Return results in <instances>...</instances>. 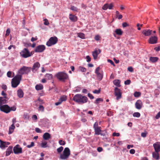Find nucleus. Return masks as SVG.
I'll return each mask as SVG.
<instances>
[{
    "label": "nucleus",
    "mask_w": 160,
    "mask_h": 160,
    "mask_svg": "<svg viewBox=\"0 0 160 160\" xmlns=\"http://www.w3.org/2000/svg\"><path fill=\"white\" fill-rule=\"evenodd\" d=\"M88 100L86 96H82L80 94L75 95L73 98V100L79 103L82 104L86 102Z\"/></svg>",
    "instance_id": "1"
},
{
    "label": "nucleus",
    "mask_w": 160,
    "mask_h": 160,
    "mask_svg": "<svg viewBox=\"0 0 160 160\" xmlns=\"http://www.w3.org/2000/svg\"><path fill=\"white\" fill-rule=\"evenodd\" d=\"M55 77L59 81L64 82L68 79V76L64 72H59L55 75Z\"/></svg>",
    "instance_id": "2"
},
{
    "label": "nucleus",
    "mask_w": 160,
    "mask_h": 160,
    "mask_svg": "<svg viewBox=\"0 0 160 160\" xmlns=\"http://www.w3.org/2000/svg\"><path fill=\"white\" fill-rule=\"evenodd\" d=\"M22 75L18 74L15 76L12 79L11 84L12 87L15 88L19 84L22 79Z\"/></svg>",
    "instance_id": "3"
},
{
    "label": "nucleus",
    "mask_w": 160,
    "mask_h": 160,
    "mask_svg": "<svg viewBox=\"0 0 160 160\" xmlns=\"http://www.w3.org/2000/svg\"><path fill=\"white\" fill-rule=\"evenodd\" d=\"M70 154V151L68 148H65L63 153L60 155V158L61 159L65 160L68 158Z\"/></svg>",
    "instance_id": "4"
},
{
    "label": "nucleus",
    "mask_w": 160,
    "mask_h": 160,
    "mask_svg": "<svg viewBox=\"0 0 160 160\" xmlns=\"http://www.w3.org/2000/svg\"><path fill=\"white\" fill-rule=\"evenodd\" d=\"M58 39L55 36L51 37L46 43V45L48 47L56 44L58 42Z\"/></svg>",
    "instance_id": "5"
},
{
    "label": "nucleus",
    "mask_w": 160,
    "mask_h": 160,
    "mask_svg": "<svg viewBox=\"0 0 160 160\" xmlns=\"http://www.w3.org/2000/svg\"><path fill=\"white\" fill-rule=\"evenodd\" d=\"M20 55L24 58H26L31 56L30 52L28 49L24 48L20 53Z\"/></svg>",
    "instance_id": "6"
},
{
    "label": "nucleus",
    "mask_w": 160,
    "mask_h": 160,
    "mask_svg": "<svg viewBox=\"0 0 160 160\" xmlns=\"http://www.w3.org/2000/svg\"><path fill=\"white\" fill-rule=\"evenodd\" d=\"M31 70V68L30 67L23 66L19 70V73L21 75L28 74L30 72Z\"/></svg>",
    "instance_id": "7"
},
{
    "label": "nucleus",
    "mask_w": 160,
    "mask_h": 160,
    "mask_svg": "<svg viewBox=\"0 0 160 160\" xmlns=\"http://www.w3.org/2000/svg\"><path fill=\"white\" fill-rule=\"evenodd\" d=\"M114 95L116 97V99L119 100L122 98V93L120 90L117 87L114 88Z\"/></svg>",
    "instance_id": "8"
},
{
    "label": "nucleus",
    "mask_w": 160,
    "mask_h": 160,
    "mask_svg": "<svg viewBox=\"0 0 160 160\" xmlns=\"http://www.w3.org/2000/svg\"><path fill=\"white\" fill-rule=\"evenodd\" d=\"M0 110L6 113L10 112V107L8 105H4L0 106Z\"/></svg>",
    "instance_id": "9"
},
{
    "label": "nucleus",
    "mask_w": 160,
    "mask_h": 160,
    "mask_svg": "<svg viewBox=\"0 0 160 160\" xmlns=\"http://www.w3.org/2000/svg\"><path fill=\"white\" fill-rule=\"evenodd\" d=\"M13 151L14 154H18L22 153V148L19 144H17L14 147Z\"/></svg>",
    "instance_id": "10"
},
{
    "label": "nucleus",
    "mask_w": 160,
    "mask_h": 160,
    "mask_svg": "<svg viewBox=\"0 0 160 160\" xmlns=\"http://www.w3.org/2000/svg\"><path fill=\"white\" fill-rule=\"evenodd\" d=\"M100 69V67H97L95 70V73L97 75L98 79L99 81H101L103 78V75L102 73L99 72ZM102 72H103L102 71Z\"/></svg>",
    "instance_id": "11"
},
{
    "label": "nucleus",
    "mask_w": 160,
    "mask_h": 160,
    "mask_svg": "<svg viewBox=\"0 0 160 160\" xmlns=\"http://www.w3.org/2000/svg\"><path fill=\"white\" fill-rule=\"evenodd\" d=\"M45 49V47L43 45H40L37 46L34 51L36 52H43Z\"/></svg>",
    "instance_id": "12"
},
{
    "label": "nucleus",
    "mask_w": 160,
    "mask_h": 160,
    "mask_svg": "<svg viewBox=\"0 0 160 160\" xmlns=\"http://www.w3.org/2000/svg\"><path fill=\"white\" fill-rule=\"evenodd\" d=\"M67 97L65 95L61 96L59 99L58 101L55 103L56 106H58L62 103L63 101H65L67 100Z\"/></svg>",
    "instance_id": "13"
},
{
    "label": "nucleus",
    "mask_w": 160,
    "mask_h": 160,
    "mask_svg": "<svg viewBox=\"0 0 160 160\" xmlns=\"http://www.w3.org/2000/svg\"><path fill=\"white\" fill-rule=\"evenodd\" d=\"M40 66V64L39 62H35L31 69L32 72L34 73L35 72Z\"/></svg>",
    "instance_id": "14"
},
{
    "label": "nucleus",
    "mask_w": 160,
    "mask_h": 160,
    "mask_svg": "<svg viewBox=\"0 0 160 160\" xmlns=\"http://www.w3.org/2000/svg\"><path fill=\"white\" fill-rule=\"evenodd\" d=\"M158 38L156 36H152L148 40L149 43L152 44H155L157 43Z\"/></svg>",
    "instance_id": "15"
},
{
    "label": "nucleus",
    "mask_w": 160,
    "mask_h": 160,
    "mask_svg": "<svg viewBox=\"0 0 160 160\" xmlns=\"http://www.w3.org/2000/svg\"><path fill=\"white\" fill-rule=\"evenodd\" d=\"M153 147L155 151L159 152H160V142H157L153 144Z\"/></svg>",
    "instance_id": "16"
},
{
    "label": "nucleus",
    "mask_w": 160,
    "mask_h": 160,
    "mask_svg": "<svg viewBox=\"0 0 160 160\" xmlns=\"http://www.w3.org/2000/svg\"><path fill=\"white\" fill-rule=\"evenodd\" d=\"M101 52V50L98 49V50L95 49L92 52V55L94 60H96L97 59L98 55Z\"/></svg>",
    "instance_id": "17"
},
{
    "label": "nucleus",
    "mask_w": 160,
    "mask_h": 160,
    "mask_svg": "<svg viewBox=\"0 0 160 160\" xmlns=\"http://www.w3.org/2000/svg\"><path fill=\"white\" fill-rule=\"evenodd\" d=\"M142 103L141 100H138L135 103L136 108L138 109H140L141 108L142 106Z\"/></svg>",
    "instance_id": "18"
},
{
    "label": "nucleus",
    "mask_w": 160,
    "mask_h": 160,
    "mask_svg": "<svg viewBox=\"0 0 160 160\" xmlns=\"http://www.w3.org/2000/svg\"><path fill=\"white\" fill-rule=\"evenodd\" d=\"M10 144V142H5L0 140V147L1 148H4L7 147V146Z\"/></svg>",
    "instance_id": "19"
},
{
    "label": "nucleus",
    "mask_w": 160,
    "mask_h": 160,
    "mask_svg": "<svg viewBox=\"0 0 160 160\" xmlns=\"http://www.w3.org/2000/svg\"><path fill=\"white\" fill-rule=\"evenodd\" d=\"M69 18L70 20L72 22H76L78 20L77 17L75 15L72 14H70L69 15Z\"/></svg>",
    "instance_id": "20"
},
{
    "label": "nucleus",
    "mask_w": 160,
    "mask_h": 160,
    "mask_svg": "<svg viewBox=\"0 0 160 160\" xmlns=\"http://www.w3.org/2000/svg\"><path fill=\"white\" fill-rule=\"evenodd\" d=\"M152 31V30L150 29L144 30L142 31V33L145 36H149L151 35Z\"/></svg>",
    "instance_id": "21"
},
{
    "label": "nucleus",
    "mask_w": 160,
    "mask_h": 160,
    "mask_svg": "<svg viewBox=\"0 0 160 160\" xmlns=\"http://www.w3.org/2000/svg\"><path fill=\"white\" fill-rule=\"evenodd\" d=\"M8 100L7 97H0V106L2 105L3 104L6 103Z\"/></svg>",
    "instance_id": "22"
},
{
    "label": "nucleus",
    "mask_w": 160,
    "mask_h": 160,
    "mask_svg": "<svg viewBox=\"0 0 160 160\" xmlns=\"http://www.w3.org/2000/svg\"><path fill=\"white\" fill-rule=\"evenodd\" d=\"M12 147L9 146L7 149L6 151V155L8 156L11 153H12Z\"/></svg>",
    "instance_id": "23"
},
{
    "label": "nucleus",
    "mask_w": 160,
    "mask_h": 160,
    "mask_svg": "<svg viewBox=\"0 0 160 160\" xmlns=\"http://www.w3.org/2000/svg\"><path fill=\"white\" fill-rule=\"evenodd\" d=\"M152 157L155 159L158 160L159 159V152L155 151L152 153Z\"/></svg>",
    "instance_id": "24"
},
{
    "label": "nucleus",
    "mask_w": 160,
    "mask_h": 160,
    "mask_svg": "<svg viewBox=\"0 0 160 160\" xmlns=\"http://www.w3.org/2000/svg\"><path fill=\"white\" fill-rule=\"evenodd\" d=\"M23 92L22 90L20 89L17 91V95L20 98H22L23 96Z\"/></svg>",
    "instance_id": "25"
},
{
    "label": "nucleus",
    "mask_w": 160,
    "mask_h": 160,
    "mask_svg": "<svg viewBox=\"0 0 160 160\" xmlns=\"http://www.w3.org/2000/svg\"><path fill=\"white\" fill-rule=\"evenodd\" d=\"M43 138L44 140H47L50 138V134L48 132H46L43 135Z\"/></svg>",
    "instance_id": "26"
},
{
    "label": "nucleus",
    "mask_w": 160,
    "mask_h": 160,
    "mask_svg": "<svg viewBox=\"0 0 160 160\" xmlns=\"http://www.w3.org/2000/svg\"><path fill=\"white\" fill-rule=\"evenodd\" d=\"M149 60L151 62L155 63L158 60V58L157 57H150L149 58Z\"/></svg>",
    "instance_id": "27"
},
{
    "label": "nucleus",
    "mask_w": 160,
    "mask_h": 160,
    "mask_svg": "<svg viewBox=\"0 0 160 160\" xmlns=\"http://www.w3.org/2000/svg\"><path fill=\"white\" fill-rule=\"evenodd\" d=\"M101 128L100 127L98 128H94L95 131V135H99L101 134Z\"/></svg>",
    "instance_id": "28"
},
{
    "label": "nucleus",
    "mask_w": 160,
    "mask_h": 160,
    "mask_svg": "<svg viewBox=\"0 0 160 160\" xmlns=\"http://www.w3.org/2000/svg\"><path fill=\"white\" fill-rule=\"evenodd\" d=\"M120 81L119 79H116L113 81V84L117 86L118 87H119L121 86L120 85Z\"/></svg>",
    "instance_id": "29"
},
{
    "label": "nucleus",
    "mask_w": 160,
    "mask_h": 160,
    "mask_svg": "<svg viewBox=\"0 0 160 160\" xmlns=\"http://www.w3.org/2000/svg\"><path fill=\"white\" fill-rule=\"evenodd\" d=\"M35 105L36 106H38V104H41L42 103H43V100L40 99V98H39L37 101H35Z\"/></svg>",
    "instance_id": "30"
},
{
    "label": "nucleus",
    "mask_w": 160,
    "mask_h": 160,
    "mask_svg": "<svg viewBox=\"0 0 160 160\" xmlns=\"http://www.w3.org/2000/svg\"><path fill=\"white\" fill-rule=\"evenodd\" d=\"M15 128V126H14V124H12L11 126L9 127L8 134H11L13 132V130Z\"/></svg>",
    "instance_id": "31"
},
{
    "label": "nucleus",
    "mask_w": 160,
    "mask_h": 160,
    "mask_svg": "<svg viewBox=\"0 0 160 160\" xmlns=\"http://www.w3.org/2000/svg\"><path fill=\"white\" fill-rule=\"evenodd\" d=\"M43 88V87L42 84L37 85L35 86V89L37 90H42Z\"/></svg>",
    "instance_id": "32"
},
{
    "label": "nucleus",
    "mask_w": 160,
    "mask_h": 160,
    "mask_svg": "<svg viewBox=\"0 0 160 160\" xmlns=\"http://www.w3.org/2000/svg\"><path fill=\"white\" fill-rule=\"evenodd\" d=\"M116 34L118 35H121L122 34L123 32L120 29H117L115 31Z\"/></svg>",
    "instance_id": "33"
},
{
    "label": "nucleus",
    "mask_w": 160,
    "mask_h": 160,
    "mask_svg": "<svg viewBox=\"0 0 160 160\" xmlns=\"http://www.w3.org/2000/svg\"><path fill=\"white\" fill-rule=\"evenodd\" d=\"M45 77L48 80H51L52 78V75L50 73H47L45 75Z\"/></svg>",
    "instance_id": "34"
},
{
    "label": "nucleus",
    "mask_w": 160,
    "mask_h": 160,
    "mask_svg": "<svg viewBox=\"0 0 160 160\" xmlns=\"http://www.w3.org/2000/svg\"><path fill=\"white\" fill-rule=\"evenodd\" d=\"M47 142L44 141H42L41 144V146L43 148H45L48 147V146L47 145Z\"/></svg>",
    "instance_id": "35"
},
{
    "label": "nucleus",
    "mask_w": 160,
    "mask_h": 160,
    "mask_svg": "<svg viewBox=\"0 0 160 160\" xmlns=\"http://www.w3.org/2000/svg\"><path fill=\"white\" fill-rule=\"evenodd\" d=\"M77 34L78 37L82 39L85 38V34L83 33L80 32L78 33Z\"/></svg>",
    "instance_id": "36"
},
{
    "label": "nucleus",
    "mask_w": 160,
    "mask_h": 160,
    "mask_svg": "<svg viewBox=\"0 0 160 160\" xmlns=\"http://www.w3.org/2000/svg\"><path fill=\"white\" fill-rule=\"evenodd\" d=\"M71 10L74 11L78 12L79 9L74 6H72L70 8Z\"/></svg>",
    "instance_id": "37"
},
{
    "label": "nucleus",
    "mask_w": 160,
    "mask_h": 160,
    "mask_svg": "<svg viewBox=\"0 0 160 160\" xmlns=\"http://www.w3.org/2000/svg\"><path fill=\"white\" fill-rule=\"evenodd\" d=\"M133 116L134 117L139 118L140 116V114L138 112H135L133 113Z\"/></svg>",
    "instance_id": "38"
},
{
    "label": "nucleus",
    "mask_w": 160,
    "mask_h": 160,
    "mask_svg": "<svg viewBox=\"0 0 160 160\" xmlns=\"http://www.w3.org/2000/svg\"><path fill=\"white\" fill-rule=\"evenodd\" d=\"M44 107L42 105H40L38 108V111H41V112H43L44 111Z\"/></svg>",
    "instance_id": "39"
},
{
    "label": "nucleus",
    "mask_w": 160,
    "mask_h": 160,
    "mask_svg": "<svg viewBox=\"0 0 160 160\" xmlns=\"http://www.w3.org/2000/svg\"><path fill=\"white\" fill-rule=\"evenodd\" d=\"M141 95V93L139 92H135L134 93V96L135 97H138Z\"/></svg>",
    "instance_id": "40"
},
{
    "label": "nucleus",
    "mask_w": 160,
    "mask_h": 160,
    "mask_svg": "<svg viewBox=\"0 0 160 160\" xmlns=\"http://www.w3.org/2000/svg\"><path fill=\"white\" fill-rule=\"evenodd\" d=\"M103 101V100L101 98H98L97 99L95 102V103L98 104L99 103V102H102Z\"/></svg>",
    "instance_id": "41"
},
{
    "label": "nucleus",
    "mask_w": 160,
    "mask_h": 160,
    "mask_svg": "<svg viewBox=\"0 0 160 160\" xmlns=\"http://www.w3.org/2000/svg\"><path fill=\"white\" fill-rule=\"evenodd\" d=\"M63 148L61 146L59 148H58L57 149V152L58 153H60L63 150Z\"/></svg>",
    "instance_id": "42"
},
{
    "label": "nucleus",
    "mask_w": 160,
    "mask_h": 160,
    "mask_svg": "<svg viewBox=\"0 0 160 160\" xmlns=\"http://www.w3.org/2000/svg\"><path fill=\"white\" fill-rule=\"evenodd\" d=\"M34 143L33 142H32L30 145H28L27 146V147L28 148H30L34 146Z\"/></svg>",
    "instance_id": "43"
},
{
    "label": "nucleus",
    "mask_w": 160,
    "mask_h": 160,
    "mask_svg": "<svg viewBox=\"0 0 160 160\" xmlns=\"http://www.w3.org/2000/svg\"><path fill=\"white\" fill-rule=\"evenodd\" d=\"M59 143L61 145H64L66 143L65 142L62 140H59Z\"/></svg>",
    "instance_id": "44"
},
{
    "label": "nucleus",
    "mask_w": 160,
    "mask_h": 160,
    "mask_svg": "<svg viewBox=\"0 0 160 160\" xmlns=\"http://www.w3.org/2000/svg\"><path fill=\"white\" fill-rule=\"evenodd\" d=\"M108 4L106 3L102 7V9L104 10H106L108 8Z\"/></svg>",
    "instance_id": "45"
},
{
    "label": "nucleus",
    "mask_w": 160,
    "mask_h": 160,
    "mask_svg": "<svg viewBox=\"0 0 160 160\" xmlns=\"http://www.w3.org/2000/svg\"><path fill=\"white\" fill-rule=\"evenodd\" d=\"M101 91V88H99L98 90H95L93 91V92L94 93L99 94L100 93Z\"/></svg>",
    "instance_id": "46"
},
{
    "label": "nucleus",
    "mask_w": 160,
    "mask_h": 160,
    "mask_svg": "<svg viewBox=\"0 0 160 160\" xmlns=\"http://www.w3.org/2000/svg\"><path fill=\"white\" fill-rule=\"evenodd\" d=\"M112 113H113L112 112H111L110 110H109V111H108L107 114L108 116L110 117L113 115Z\"/></svg>",
    "instance_id": "47"
},
{
    "label": "nucleus",
    "mask_w": 160,
    "mask_h": 160,
    "mask_svg": "<svg viewBox=\"0 0 160 160\" xmlns=\"http://www.w3.org/2000/svg\"><path fill=\"white\" fill-rule=\"evenodd\" d=\"M79 69L82 72H85L86 71V69L84 67H79Z\"/></svg>",
    "instance_id": "48"
},
{
    "label": "nucleus",
    "mask_w": 160,
    "mask_h": 160,
    "mask_svg": "<svg viewBox=\"0 0 160 160\" xmlns=\"http://www.w3.org/2000/svg\"><path fill=\"white\" fill-rule=\"evenodd\" d=\"M148 133L146 131H145L144 132H142L141 134V136L142 137L145 138L147 136V135Z\"/></svg>",
    "instance_id": "49"
},
{
    "label": "nucleus",
    "mask_w": 160,
    "mask_h": 160,
    "mask_svg": "<svg viewBox=\"0 0 160 160\" xmlns=\"http://www.w3.org/2000/svg\"><path fill=\"white\" fill-rule=\"evenodd\" d=\"M10 32V30L9 28H8L6 31L5 36H7L9 35Z\"/></svg>",
    "instance_id": "50"
},
{
    "label": "nucleus",
    "mask_w": 160,
    "mask_h": 160,
    "mask_svg": "<svg viewBox=\"0 0 160 160\" xmlns=\"http://www.w3.org/2000/svg\"><path fill=\"white\" fill-rule=\"evenodd\" d=\"M100 37L98 35H96L94 38L97 41H98L100 40Z\"/></svg>",
    "instance_id": "51"
},
{
    "label": "nucleus",
    "mask_w": 160,
    "mask_h": 160,
    "mask_svg": "<svg viewBox=\"0 0 160 160\" xmlns=\"http://www.w3.org/2000/svg\"><path fill=\"white\" fill-rule=\"evenodd\" d=\"M44 24L45 25H49V23L48 20L46 18L45 19H44Z\"/></svg>",
    "instance_id": "52"
},
{
    "label": "nucleus",
    "mask_w": 160,
    "mask_h": 160,
    "mask_svg": "<svg viewBox=\"0 0 160 160\" xmlns=\"http://www.w3.org/2000/svg\"><path fill=\"white\" fill-rule=\"evenodd\" d=\"M113 7V5L112 3H111L110 4H108V8L109 9H112Z\"/></svg>",
    "instance_id": "53"
},
{
    "label": "nucleus",
    "mask_w": 160,
    "mask_h": 160,
    "mask_svg": "<svg viewBox=\"0 0 160 160\" xmlns=\"http://www.w3.org/2000/svg\"><path fill=\"white\" fill-rule=\"evenodd\" d=\"M131 81L130 80H127L124 82V84L125 85H129L131 83Z\"/></svg>",
    "instance_id": "54"
},
{
    "label": "nucleus",
    "mask_w": 160,
    "mask_h": 160,
    "mask_svg": "<svg viewBox=\"0 0 160 160\" xmlns=\"http://www.w3.org/2000/svg\"><path fill=\"white\" fill-rule=\"evenodd\" d=\"M122 26L123 28H125L129 26V24L126 22H123L122 23Z\"/></svg>",
    "instance_id": "55"
},
{
    "label": "nucleus",
    "mask_w": 160,
    "mask_h": 160,
    "mask_svg": "<svg viewBox=\"0 0 160 160\" xmlns=\"http://www.w3.org/2000/svg\"><path fill=\"white\" fill-rule=\"evenodd\" d=\"M16 109V108L15 106H13L11 107H10V112L11 111H14Z\"/></svg>",
    "instance_id": "56"
},
{
    "label": "nucleus",
    "mask_w": 160,
    "mask_h": 160,
    "mask_svg": "<svg viewBox=\"0 0 160 160\" xmlns=\"http://www.w3.org/2000/svg\"><path fill=\"white\" fill-rule=\"evenodd\" d=\"M112 136L113 137L117 136L118 137L120 136V134L119 133L113 132L112 133Z\"/></svg>",
    "instance_id": "57"
},
{
    "label": "nucleus",
    "mask_w": 160,
    "mask_h": 160,
    "mask_svg": "<svg viewBox=\"0 0 160 160\" xmlns=\"http://www.w3.org/2000/svg\"><path fill=\"white\" fill-rule=\"evenodd\" d=\"M98 122H96L93 125V128H98Z\"/></svg>",
    "instance_id": "58"
},
{
    "label": "nucleus",
    "mask_w": 160,
    "mask_h": 160,
    "mask_svg": "<svg viewBox=\"0 0 160 160\" xmlns=\"http://www.w3.org/2000/svg\"><path fill=\"white\" fill-rule=\"evenodd\" d=\"M35 131L38 133L42 132L41 130L39 128H35Z\"/></svg>",
    "instance_id": "59"
},
{
    "label": "nucleus",
    "mask_w": 160,
    "mask_h": 160,
    "mask_svg": "<svg viewBox=\"0 0 160 160\" xmlns=\"http://www.w3.org/2000/svg\"><path fill=\"white\" fill-rule=\"evenodd\" d=\"M88 96L91 99H93L94 98L92 95L90 93L88 94Z\"/></svg>",
    "instance_id": "60"
},
{
    "label": "nucleus",
    "mask_w": 160,
    "mask_h": 160,
    "mask_svg": "<svg viewBox=\"0 0 160 160\" xmlns=\"http://www.w3.org/2000/svg\"><path fill=\"white\" fill-rule=\"evenodd\" d=\"M160 118V112H159L155 116V118L156 119H158Z\"/></svg>",
    "instance_id": "61"
},
{
    "label": "nucleus",
    "mask_w": 160,
    "mask_h": 160,
    "mask_svg": "<svg viewBox=\"0 0 160 160\" xmlns=\"http://www.w3.org/2000/svg\"><path fill=\"white\" fill-rule=\"evenodd\" d=\"M108 62L110 63L112 65H113L114 66H115L114 63L112 60L110 59H108Z\"/></svg>",
    "instance_id": "62"
},
{
    "label": "nucleus",
    "mask_w": 160,
    "mask_h": 160,
    "mask_svg": "<svg viewBox=\"0 0 160 160\" xmlns=\"http://www.w3.org/2000/svg\"><path fill=\"white\" fill-rule=\"evenodd\" d=\"M87 61V62H89L91 61V58L89 56H86Z\"/></svg>",
    "instance_id": "63"
},
{
    "label": "nucleus",
    "mask_w": 160,
    "mask_h": 160,
    "mask_svg": "<svg viewBox=\"0 0 160 160\" xmlns=\"http://www.w3.org/2000/svg\"><path fill=\"white\" fill-rule=\"evenodd\" d=\"M97 150L98 152H100L103 150V148L102 147H99L98 148Z\"/></svg>",
    "instance_id": "64"
}]
</instances>
